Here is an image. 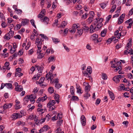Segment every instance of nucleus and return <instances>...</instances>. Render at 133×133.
Returning <instances> with one entry per match:
<instances>
[{
	"label": "nucleus",
	"mask_w": 133,
	"mask_h": 133,
	"mask_svg": "<svg viewBox=\"0 0 133 133\" xmlns=\"http://www.w3.org/2000/svg\"><path fill=\"white\" fill-rule=\"evenodd\" d=\"M78 31V35L81 36L82 34L83 33V30L82 29H80L78 30V29H77Z\"/></svg>",
	"instance_id": "nucleus-38"
},
{
	"label": "nucleus",
	"mask_w": 133,
	"mask_h": 133,
	"mask_svg": "<svg viewBox=\"0 0 133 133\" xmlns=\"http://www.w3.org/2000/svg\"><path fill=\"white\" fill-rule=\"evenodd\" d=\"M118 24H120L123 22L124 19L119 18L118 19Z\"/></svg>",
	"instance_id": "nucleus-40"
},
{
	"label": "nucleus",
	"mask_w": 133,
	"mask_h": 133,
	"mask_svg": "<svg viewBox=\"0 0 133 133\" xmlns=\"http://www.w3.org/2000/svg\"><path fill=\"white\" fill-rule=\"evenodd\" d=\"M55 103V102L54 100H50L48 103L47 106L49 107L51 106H53L54 105Z\"/></svg>",
	"instance_id": "nucleus-12"
},
{
	"label": "nucleus",
	"mask_w": 133,
	"mask_h": 133,
	"mask_svg": "<svg viewBox=\"0 0 133 133\" xmlns=\"http://www.w3.org/2000/svg\"><path fill=\"white\" fill-rule=\"evenodd\" d=\"M96 19V21L95 22H97V23L99 22V23H102V22L103 21V19L102 18H97Z\"/></svg>",
	"instance_id": "nucleus-19"
},
{
	"label": "nucleus",
	"mask_w": 133,
	"mask_h": 133,
	"mask_svg": "<svg viewBox=\"0 0 133 133\" xmlns=\"http://www.w3.org/2000/svg\"><path fill=\"white\" fill-rule=\"evenodd\" d=\"M55 58V57L54 56H50L48 58V61L49 62H53L54 61Z\"/></svg>",
	"instance_id": "nucleus-22"
},
{
	"label": "nucleus",
	"mask_w": 133,
	"mask_h": 133,
	"mask_svg": "<svg viewBox=\"0 0 133 133\" xmlns=\"http://www.w3.org/2000/svg\"><path fill=\"white\" fill-rule=\"evenodd\" d=\"M50 118V116L49 114H48L46 115L45 118V119H46L47 121H48Z\"/></svg>",
	"instance_id": "nucleus-54"
},
{
	"label": "nucleus",
	"mask_w": 133,
	"mask_h": 133,
	"mask_svg": "<svg viewBox=\"0 0 133 133\" xmlns=\"http://www.w3.org/2000/svg\"><path fill=\"white\" fill-rule=\"evenodd\" d=\"M15 107L16 109L17 110H18L21 108L20 105L18 104H16L15 105Z\"/></svg>",
	"instance_id": "nucleus-63"
},
{
	"label": "nucleus",
	"mask_w": 133,
	"mask_h": 133,
	"mask_svg": "<svg viewBox=\"0 0 133 133\" xmlns=\"http://www.w3.org/2000/svg\"><path fill=\"white\" fill-rule=\"evenodd\" d=\"M34 120L35 121L36 124H39V120H38L37 117L35 116V117L34 118Z\"/></svg>",
	"instance_id": "nucleus-34"
},
{
	"label": "nucleus",
	"mask_w": 133,
	"mask_h": 133,
	"mask_svg": "<svg viewBox=\"0 0 133 133\" xmlns=\"http://www.w3.org/2000/svg\"><path fill=\"white\" fill-rule=\"evenodd\" d=\"M9 63L8 62H6L5 63L4 66H3V69H7L8 70H9L10 69V68L9 67Z\"/></svg>",
	"instance_id": "nucleus-11"
},
{
	"label": "nucleus",
	"mask_w": 133,
	"mask_h": 133,
	"mask_svg": "<svg viewBox=\"0 0 133 133\" xmlns=\"http://www.w3.org/2000/svg\"><path fill=\"white\" fill-rule=\"evenodd\" d=\"M23 74L22 73H21L20 72H16L15 74V77L17 76H18L19 77H20L22 76Z\"/></svg>",
	"instance_id": "nucleus-35"
},
{
	"label": "nucleus",
	"mask_w": 133,
	"mask_h": 133,
	"mask_svg": "<svg viewBox=\"0 0 133 133\" xmlns=\"http://www.w3.org/2000/svg\"><path fill=\"white\" fill-rule=\"evenodd\" d=\"M15 90L16 91H21L23 90V88L22 86L21 85H19L18 87H15Z\"/></svg>",
	"instance_id": "nucleus-14"
},
{
	"label": "nucleus",
	"mask_w": 133,
	"mask_h": 133,
	"mask_svg": "<svg viewBox=\"0 0 133 133\" xmlns=\"http://www.w3.org/2000/svg\"><path fill=\"white\" fill-rule=\"evenodd\" d=\"M45 118H44L43 119H41L39 120V124H41L43 123L45 120Z\"/></svg>",
	"instance_id": "nucleus-59"
},
{
	"label": "nucleus",
	"mask_w": 133,
	"mask_h": 133,
	"mask_svg": "<svg viewBox=\"0 0 133 133\" xmlns=\"http://www.w3.org/2000/svg\"><path fill=\"white\" fill-rule=\"evenodd\" d=\"M29 21V20L27 19H23L21 22V25L24 26L27 24H28Z\"/></svg>",
	"instance_id": "nucleus-9"
},
{
	"label": "nucleus",
	"mask_w": 133,
	"mask_h": 133,
	"mask_svg": "<svg viewBox=\"0 0 133 133\" xmlns=\"http://www.w3.org/2000/svg\"><path fill=\"white\" fill-rule=\"evenodd\" d=\"M61 131L60 128H58L56 130L55 132L56 133H60Z\"/></svg>",
	"instance_id": "nucleus-56"
},
{
	"label": "nucleus",
	"mask_w": 133,
	"mask_h": 133,
	"mask_svg": "<svg viewBox=\"0 0 133 133\" xmlns=\"http://www.w3.org/2000/svg\"><path fill=\"white\" fill-rule=\"evenodd\" d=\"M43 41L42 39H39L37 38L36 39L35 41V44L37 45L38 48H40V46H42V42Z\"/></svg>",
	"instance_id": "nucleus-3"
},
{
	"label": "nucleus",
	"mask_w": 133,
	"mask_h": 133,
	"mask_svg": "<svg viewBox=\"0 0 133 133\" xmlns=\"http://www.w3.org/2000/svg\"><path fill=\"white\" fill-rule=\"evenodd\" d=\"M106 32L107 30L105 29L101 33V36L102 37H104L105 36L106 34Z\"/></svg>",
	"instance_id": "nucleus-23"
},
{
	"label": "nucleus",
	"mask_w": 133,
	"mask_h": 133,
	"mask_svg": "<svg viewBox=\"0 0 133 133\" xmlns=\"http://www.w3.org/2000/svg\"><path fill=\"white\" fill-rule=\"evenodd\" d=\"M6 87L9 89H12V85L10 83H6Z\"/></svg>",
	"instance_id": "nucleus-20"
},
{
	"label": "nucleus",
	"mask_w": 133,
	"mask_h": 133,
	"mask_svg": "<svg viewBox=\"0 0 133 133\" xmlns=\"http://www.w3.org/2000/svg\"><path fill=\"white\" fill-rule=\"evenodd\" d=\"M36 68L37 70H38L39 73H41L42 72V70L43 69V67H40L39 68L38 66H36Z\"/></svg>",
	"instance_id": "nucleus-24"
},
{
	"label": "nucleus",
	"mask_w": 133,
	"mask_h": 133,
	"mask_svg": "<svg viewBox=\"0 0 133 133\" xmlns=\"http://www.w3.org/2000/svg\"><path fill=\"white\" fill-rule=\"evenodd\" d=\"M56 76V74H54L52 75L51 76H50L48 78H50V80L51 81H52V79L53 78L55 77Z\"/></svg>",
	"instance_id": "nucleus-29"
},
{
	"label": "nucleus",
	"mask_w": 133,
	"mask_h": 133,
	"mask_svg": "<svg viewBox=\"0 0 133 133\" xmlns=\"http://www.w3.org/2000/svg\"><path fill=\"white\" fill-rule=\"evenodd\" d=\"M30 22L32 25L35 28H36V27L35 24V22L34 20L33 19H31L30 20Z\"/></svg>",
	"instance_id": "nucleus-41"
},
{
	"label": "nucleus",
	"mask_w": 133,
	"mask_h": 133,
	"mask_svg": "<svg viewBox=\"0 0 133 133\" xmlns=\"http://www.w3.org/2000/svg\"><path fill=\"white\" fill-rule=\"evenodd\" d=\"M87 92L84 95V97L86 99H87L89 97H90V95L88 93V92Z\"/></svg>",
	"instance_id": "nucleus-32"
},
{
	"label": "nucleus",
	"mask_w": 133,
	"mask_h": 133,
	"mask_svg": "<svg viewBox=\"0 0 133 133\" xmlns=\"http://www.w3.org/2000/svg\"><path fill=\"white\" fill-rule=\"evenodd\" d=\"M70 92L72 95H73L74 94V87L72 86H71L70 87Z\"/></svg>",
	"instance_id": "nucleus-28"
},
{
	"label": "nucleus",
	"mask_w": 133,
	"mask_h": 133,
	"mask_svg": "<svg viewBox=\"0 0 133 133\" xmlns=\"http://www.w3.org/2000/svg\"><path fill=\"white\" fill-rule=\"evenodd\" d=\"M102 26V23L95 22L93 25H91L90 27V32L92 33L94 31L98 30Z\"/></svg>",
	"instance_id": "nucleus-1"
},
{
	"label": "nucleus",
	"mask_w": 133,
	"mask_h": 133,
	"mask_svg": "<svg viewBox=\"0 0 133 133\" xmlns=\"http://www.w3.org/2000/svg\"><path fill=\"white\" fill-rule=\"evenodd\" d=\"M15 49L12 47L11 49L10 50V52L11 54H12L15 52Z\"/></svg>",
	"instance_id": "nucleus-49"
},
{
	"label": "nucleus",
	"mask_w": 133,
	"mask_h": 133,
	"mask_svg": "<svg viewBox=\"0 0 133 133\" xmlns=\"http://www.w3.org/2000/svg\"><path fill=\"white\" fill-rule=\"evenodd\" d=\"M102 77L103 79L106 80L107 78V76L106 74L104 73H102Z\"/></svg>",
	"instance_id": "nucleus-30"
},
{
	"label": "nucleus",
	"mask_w": 133,
	"mask_h": 133,
	"mask_svg": "<svg viewBox=\"0 0 133 133\" xmlns=\"http://www.w3.org/2000/svg\"><path fill=\"white\" fill-rule=\"evenodd\" d=\"M39 55L38 56V57L39 58H42L44 55V54L41 53H39Z\"/></svg>",
	"instance_id": "nucleus-46"
},
{
	"label": "nucleus",
	"mask_w": 133,
	"mask_h": 133,
	"mask_svg": "<svg viewBox=\"0 0 133 133\" xmlns=\"http://www.w3.org/2000/svg\"><path fill=\"white\" fill-rule=\"evenodd\" d=\"M100 6L102 8L104 9L106 6V4L104 3H102L100 4Z\"/></svg>",
	"instance_id": "nucleus-42"
},
{
	"label": "nucleus",
	"mask_w": 133,
	"mask_h": 133,
	"mask_svg": "<svg viewBox=\"0 0 133 133\" xmlns=\"http://www.w3.org/2000/svg\"><path fill=\"white\" fill-rule=\"evenodd\" d=\"M63 46L65 49L68 52H69V48L66 46V45L64 44H63Z\"/></svg>",
	"instance_id": "nucleus-50"
},
{
	"label": "nucleus",
	"mask_w": 133,
	"mask_h": 133,
	"mask_svg": "<svg viewBox=\"0 0 133 133\" xmlns=\"http://www.w3.org/2000/svg\"><path fill=\"white\" fill-rule=\"evenodd\" d=\"M57 119H61L62 118V115L61 114L58 113L57 116Z\"/></svg>",
	"instance_id": "nucleus-47"
},
{
	"label": "nucleus",
	"mask_w": 133,
	"mask_h": 133,
	"mask_svg": "<svg viewBox=\"0 0 133 133\" xmlns=\"http://www.w3.org/2000/svg\"><path fill=\"white\" fill-rule=\"evenodd\" d=\"M121 66H119L115 69V71L116 72L117 71L119 70H121Z\"/></svg>",
	"instance_id": "nucleus-61"
},
{
	"label": "nucleus",
	"mask_w": 133,
	"mask_h": 133,
	"mask_svg": "<svg viewBox=\"0 0 133 133\" xmlns=\"http://www.w3.org/2000/svg\"><path fill=\"white\" fill-rule=\"evenodd\" d=\"M1 25L2 27L5 28L6 26V24L4 22H3L2 23Z\"/></svg>",
	"instance_id": "nucleus-60"
},
{
	"label": "nucleus",
	"mask_w": 133,
	"mask_h": 133,
	"mask_svg": "<svg viewBox=\"0 0 133 133\" xmlns=\"http://www.w3.org/2000/svg\"><path fill=\"white\" fill-rule=\"evenodd\" d=\"M90 14L91 15L90 16L92 17L93 18V17L95 15L94 12L92 11H90Z\"/></svg>",
	"instance_id": "nucleus-58"
},
{
	"label": "nucleus",
	"mask_w": 133,
	"mask_h": 133,
	"mask_svg": "<svg viewBox=\"0 0 133 133\" xmlns=\"http://www.w3.org/2000/svg\"><path fill=\"white\" fill-rule=\"evenodd\" d=\"M112 79L116 83H119L120 81L119 78H118L117 76L113 77Z\"/></svg>",
	"instance_id": "nucleus-15"
},
{
	"label": "nucleus",
	"mask_w": 133,
	"mask_h": 133,
	"mask_svg": "<svg viewBox=\"0 0 133 133\" xmlns=\"http://www.w3.org/2000/svg\"><path fill=\"white\" fill-rule=\"evenodd\" d=\"M85 90L86 92H88L90 90V87L88 83H86L85 84Z\"/></svg>",
	"instance_id": "nucleus-13"
},
{
	"label": "nucleus",
	"mask_w": 133,
	"mask_h": 133,
	"mask_svg": "<svg viewBox=\"0 0 133 133\" xmlns=\"http://www.w3.org/2000/svg\"><path fill=\"white\" fill-rule=\"evenodd\" d=\"M63 121L62 119L60 120L57 121V124L58 126H60L62 124L63 122Z\"/></svg>",
	"instance_id": "nucleus-37"
},
{
	"label": "nucleus",
	"mask_w": 133,
	"mask_h": 133,
	"mask_svg": "<svg viewBox=\"0 0 133 133\" xmlns=\"http://www.w3.org/2000/svg\"><path fill=\"white\" fill-rule=\"evenodd\" d=\"M48 129V126L47 125H45L39 130V132L38 133H41L44 131H46Z\"/></svg>",
	"instance_id": "nucleus-8"
},
{
	"label": "nucleus",
	"mask_w": 133,
	"mask_h": 133,
	"mask_svg": "<svg viewBox=\"0 0 133 133\" xmlns=\"http://www.w3.org/2000/svg\"><path fill=\"white\" fill-rule=\"evenodd\" d=\"M9 35H8V34H6L4 37V38L5 39H6L7 40H9V39L11 38L12 37H9Z\"/></svg>",
	"instance_id": "nucleus-43"
},
{
	"label": "nucleus",
	"mask_w": 133,
	"mask_h": 133,
	"mask_svg": "<svg viewBox=\"0 0 133 133\" xmlns=\"http://www.w3.org/2000/svg\"><path fill=\"white\" fill-rule=\"evenodd\" d=\"M45 78L44 77H41L40 79V80L39 81V82H40V83H41V84L43 83V82Z\"/></svg>",
	"instance_id": "nucleus-48"
},
{
	"label": "nucleus",
	"mask_w": 133,
	"mask_h": 133,
	"mask_svg": "<svg viewBox=\"0 0 133 133\" xmlns=\"http://www.w3.org/2000/svg\"><path fill=\"white\" fill-rule=\"evenodd\" d=\"M93 19L92 17L90 16L89 18L87 20V21L89 23H90L91 22Z\"/></svg>",
	"instance_id": "nucleus-45"
},
{
	"label": "nucleus",
	"mask_w": 133,
	"mask_h": 133,
	"mask_svg": "<svg viewBox=\"0 0 133 133\" xmlns=\"http://www.w3.org/2000/svg\"><path fill=\"white\" fill-rule=\"evenodd\" d=\"M14 31H11V29H10V31L9 33L8 34V35H9L10 37H12L14 36Z\"/></svg>",
	"instance_id": "nucleus-25"
},
{
	"label": "nucleus",
	"mask_w": 133,
	"mask_h": 133,
	"mask_svg": "<svg viewBox=\"0 0 133 133\" xmlns=\"http://www.w3.org/2000/svg\"><path fill=\"white\" fill-rule=\"evenodd\" d=\"M81 122L82 125L83 126L85 125L86 124V119L84 116L82 115L81 117Z\"/></svg>",
	"instance_id": "nucleus-6"
},
{
	"label": "nucleus",
	"mask_w": 133,
	"mask_h": 133,
	"mask_svg": "<svg viewBox=\"0 0 133 133\" xmlns=\"http://www.w3.org/2000/svg\"><path fill=\"white\" fill-rule=\"evenodd\" d=\"M40 35L41 36V37H42L43 38H44L45 39H48L47 37L45 35L43 34H40Z\"/></svg>",
	"instance_id": "nucleus-55"
},
{
	"label": "nucleus",
	"mask_w": 133,
	"mask_h": 133,
	"mask_svg": "<svg viewBox=\"0 0 133 133\" xmlns=\"http://www.w3.org/2000/svg\"><path fill=\"white\" fill-rule=\"evenodd\" d=\"M47 107L49 108V110L50 111H52L55 108V106H51Z\"/></svg>",
	"instance_id": "nucleus-44"
},
{
	"label": "nucleus",
	"mask_w": 133,
	"mask_h": 133,
	"mask_svg": "<svg viewBox=\"0 0 133 133\" xmlns=\"http://www.w3.org/2000/svg\"><path fill=\"white\" fill-rule=\"evenodd\" d=\"M83 29L84 30L86 31H88L89 29V27L86 26H84L83 27Z\"/></svg>",
	"instance_id": "nucleus-51"
},
{
	"label": "nucleus",
	"mask_w": 133,
	"mask_h": 133,
	"mask_svg": "<svg viewBox=\"0 0 133 133\" xmlns=\"http://www.w3.org/2000/svg\"><path fill=\"white\" fill-rule=\"evenodd\" d=\"M98 37V35L96 34H94L91 36V38L92 40H94Z\"/></svg>",
	"instance_id": "nucleus-17"
},
{
	"label": "nucleus",
	"mask_w": 133,
	"mask_h": 133,
	"mask_svg": "<svg viewBox=\"0 0 133 133\" xmlns=\"http://www.w3.org/2000/svg\"><path fill=\"white\" fill-rule=\"evenodd\" d=\"M62 85L58 83H56L55 85V87L57 89H58L61 87Z\"/></svg>",
	"instance_id": "nucleus-33"
},
{
	"label": "nucleus",
	"mask_w": 133,
	"mask_h": 133,
	"mask_svg": "<svg viewBox=\"0 0 133 133\" xmlns=\"http://www.w3.org/2000/svg\"><path fill=\"white\" fill-rule=\"evenodd\" d=\"M116 5H113L110 11V12L112 13L114 12L116 8Z\"/></svg>",
	"instance_id": "nucleus-26"
},
{
	"label": "nucleus",
	"mask_w": 133,
	"mask_h": 133,
	"mask_svg": "<svg viewBox=\"0 0 133 133\" xmlns=\"http://www.w3.org/2000/svg\"><path fill=\"white\" fill-rule=\"evenodd\" d=\"M87 71L89 74H91L92 72V69L90 66H89L88 67L87 69Z\"/></svg>",
	"instance_id": "nucleus-21"
},
{
	"label": "nucleus",
	"mask_w": 133,
	"mask_h": 133,
	"mask_svg": "<svg viewBox=\"0 0 133 133\" xmlns=\"http://www.w3.org/2000/svg\"><path fill=\"white\" fill-rule=\"evenodd\" d=\"M108 92L109 94L110 98L112 100H114L115 99V96L114 94L110 91H108Z\"/></svg>",
	"instance_id": "nucleus-16"
},
{
	"label": "nucleus",
	"mask_w": 133,
	"mask_h": 133,
	"mask_svg": "<svg viewBox=\"0 0 133 133\" xmlns=\"http://www.w3.org/2000/svg\"><path fill=\"white\" fill-rule=\"evenodd\" d=\"M82 73L84 75V76L88 78H90V74L89 73H87L86 71H82Z\"/></svg>",
	"instance_id": "nucleus-18"
},
{
	"label": "nucleus",
	"mask_w": 133,
	"mask_h": 133,
	"mask_svg": "<svg viewBox=\"0 0 133 133\" xmlns=\"http://www.w3.org/2000/svg\"><path fill=\"white\" fill-rule=\"evenodd\" d=\"M51 119L53 121H54L57 120L58 119L57 116H55L52 117L51 118Z\"/></svg>",
	"instance_id": "nucleus-62"
},
{
	"label": "nucleus",
	"mask_w": 133,
	"mask_h": 133,
	"mask_svg": "<svg viewBox=\"0 0 133 133\" xmlns=\"http://www.w3.org/2000/svg\"><path fill=\"white\" fill-rule=\"evenodd\" d=\"M41 20L42 22H44L45 24L47 25L48 23L49 19L48 17H45L43 19H41Z\"/></svg>",
	"instance_id": "nucleus-10"
},
{
	"label": "nucleus",
	"mask_w": 133,
	"mask_h": 133,
	"mask_svg": "<svg viewBox=\"0 0 133 133\" xmlns=\"http://www.w3.org/2000/svg\"><path fill=\"white\" fill-rule=\"evenodd\" d=\"M22 26L20 24H17L16 25V27H15V29H16V30H18L20 29L21 27V26Z\"/></svg>",
	"instance_id": "nucleus-39"
},
{
	"label": "nucleus",
	"mask_w": 133,
	"mask_h": 133,
	"mask_svg": "<svg viewBox=\"0 0 133 133\" xmlns=\"http://www.w3.org/2000/svg\"><path fill=\"white\" fill-rule=\"evenodd\" d=\"M12 103H6L3 105V109L6 110L8 108H10L12 105Z\"/></svg>",
	"instance_id": "nucleus-7"
},
{
	"label": "nucleus",
	"mask_w": 133,
	"mask_h": 133,
	"mask_svg": "<svg viewBox=\"0 0 133 133\" xmlns=\"http://www.w3.org/2000/svg\"><path fill=\"white\" fill-rule=\"evenodd\" d=\"M22 117L19 113H14L12 115V118L15 119L20 118Z\"/></svg>",
	"instance_id": "nucleus-5"
},
{
	"label": "nucleus",
	"mask_w": 133,
	"mask_h": 133,
	"mask_svg": "<svg viewBox=\"0 0 133 133\" xmlns=\"http://www.w3.org/2000/svg\"><path fill=\"white\" fill-rule=\"evenodd\" d=\"M78 28V26L77 24H73L71 28L70 29V31L72 33H74L76 31V29Z\"/></svg>",
	"instance_id": "nucleus-4"
},
{
	"label": "nucleus",
	"mask_w": 133,
	"mask_h": 133,
	"mask_svg": "<svg viewBox=\"0 0 133 133\" xmlns=\"http://www.w3.org/2000/svg\"><path fill=\"white\" fill-rule=\"evenodd\" d=\"M67 23L65 21H63L62 22L61 26L60 27H62L63 28H64L66 25Z\"/></svg>",
	"instance_id": "nucleus-27"
},
{
	"label": "nucleus",
	"mask_w": 133,
	"mask_h": 133,
	"mask_svg": "<svg viewBox=\"0 0 133 133\" xmlns=\"http://www.w3.org/2000/svg\"><path fill=\"white\" fill-rule=\"evenodd\" d=\"M52 39L54 42L55 44L59 42V40L57 38H53Z\"/></svg>",
	"instance_id": "nucleus-31"
},
{
	"label": "nucleus",
	"mask_w": 133,
	"mask_h": 133,
	"mask_svg": "<svg viewBox=\"0 0 133 133\" xmlns=\"http://www.w3.org/2000/svg\"><path fill=\"white\" fill-rule=\"evenodd\" d=\"M47 98V97L46 96H43L41 98H40V99L41 100V101L42 102H43L44 101H45Z\"/></svg>",
	"instance_id": "nucleus-53"
},
{
	"label": "nucleus",
	"mask_w": 133,
	"mask_h": 133,
	"mask_svg": "<svg viewBox=\"0 0 133 133\" xmlns=\"http://www.w3.org/2000/svg\"><path fill=\"white\" fill-rule=\"evenodd\" d=\"M36 97V95L34 94L31 95L30 96H27L24 98V101L26 102V103H27L28 101V100L29 99L30 101L33 103L35 101V99Z\"/></svg>",
	"instance_id": "nucleus-2"
},
{
	"label": "nucleus",
	"mask_w": 133,
	"mask_h": 133,
	"mask_svg": "<svg viewBox=\"0 0 133 133\" xmlns=\"http://www.w3.org/2000/svg\"><path fill=\"white\" fill-rule=\"evenodd\" d=\"M69 31V29L68 28H66L64 30V32H63V34H66Z\"/></svg>",
	"instance_id": "nucleus-52"
},
{
	"label": "nucleus",
	"mask_w": 133,
	"mask_h": 133,
	"mask_svg": "<svg viewBox=\"0 0 133 133\" xmlns=\"http://www.w3.org/2000/svg\"><path fill=\"white\" fill-rule=\"evenodd\" d=\"M100 101L101 100L99 99H97L96 102V105H98L100 103Z\"/></svg>",
	"instance_id": "nucleus-64"
},
{
	"label": "nucleus",
	"mask_w": 133,
	"mask_h": 133,
	"mask_svg": "<svg viewBox=\"0 0 133 133\" xmlns=\"http://www.w3.org/2000/svg\"><path fill=\"white\" fill-rule=\"evenodd\" d=\"M48 90L49 92L51 94L54 91L53 88L51 87H50L49 88Z\"/></svg>",
	"instance_id": "nucleus-36"
},
{
	"label": "nucleus",
	"mask_w": 133,
	"mask_h": 133,
	"mask_svg": "<svg viewBox=\"0 0 133 133\" xmlns=\"http://www.w3.org/2000/svg\"><path fill=\"white\" fill-rule=\"evenodd\" d=\"M72 100H78V98L77 96H72Z\"/></svg>",
	"instance_id": "nucleus-57"
}]
</instances>
